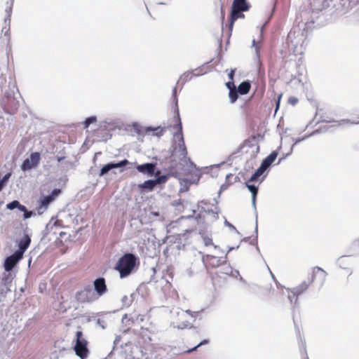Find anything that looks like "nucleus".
I'll return each mask as SVG.
<instances>
[{"mask_svg": "<svg viewBox=\"0 0 359 359\" xmlns=\"http://www.w3.org/2000/svg\"><path fill=\"white\" fill-rule=\"evenodd\" d=\"M243 11L241 8L235 6L234 5H232L231 8V18H230V24L229 27L230 29H232L234 22L239 18L244 17V15L241 13V12Z\"/></svg>", "mask_w": 359, "mask_h": 359, "instance_id": "obj_16", "label": "nucleus"}, {"mask_svg": "<svg viewBox=\"0 0 359 359\" xmlns=\"http://www.w3.org/2000/svg\"><path fill=\"white\" fill-rule=\"evenodd\" d=\"M96 121L97 118L95 116H92L87 118L83 122L84 128H88L91 123H95Z\"/></svg>", "mask_w": 359, "mask_h": 359, "instance_id": "obj_30", "label": "nucleus"}, {"mask_svg": "<svg viewBox=\"0 0 359 359\" xmlns=\"http://www.w3.org/2000/svg\"><path fill=\"white\" fill-rule=\"evenodd\" d=\"M251 182H246V187L252 194V204L255 209H256V197L258 191V187L250 184Z\"/></svg>", "mask_w": 359, "mask_h": 359, "instance_id": "obj_19", "label": "nucleus"}, {"mask_svg": "<svg viewBox=\"0 0 359 359\" xmlns=\"http://www.w3.org/2000/svg\"><path fill=\"white\" fill-rule=\"evenodd\" d=\"M304 27V25H303ZM306 37L304 35V27L303 30L301 29L299 26L294 27L287 35V43L297 47L299 43H304Z\"/></svg>", "mask_w": 359, "mask_h": 359, "instance_id": "obj_4", "label": "nucleus"}, {"mask_svg": "<svg viewBox=\"0 0 359 359\" xmlns=\"http://www.w3.org/2000/svg\"><path fill=\"white\" fill-rule=\"evenodd\" d=\"M72 344L76 355L81 359L87 358L89 353L88 341L81 331L76 332Z\"/></svg>", "mask_w": 359, "mask_h": 359, "instance_id": "obj_2", "label": "nucleus"}, {"mask_svg": "<svg viewBox=\"0 0 359 359\" xmlns=\"http://www.w3.org/2000/svg\"><path fill=\"white\" fill-rule=\"evenodd\" d=\"M64 158H65V157H64V156H57V161L58 162H60V161H61L62 160H63Z\"/></svg>", "mask_w": 359, "mask_h": 359, "instance_id": "obj_45", "label": "nucleus"}, {"mask_svg": "<svg viewBox=\"0 0 359 359\" xmlns=\"http://www.w3.org/2000/svg\"><path fill=\"white\" fill-rule=\"evenodd\" d=\"M226 87L229 89V91H230L231 90H233V89L235 88V86H234V84H233V82H230V81H229V82H227V83H226Z\"/></svg>", "mask_w": 359, "mask_h": 359, "instance_id": "obj_38", "label": "nucleus"}, {"mask_svg": "<svg viewBox=\"0 0 359 359\" xmlns=\"http://www.w3.org/2000/svg\"><path fill=\"white\" fill-rule=\"evenodd\" d=\"M135 168L139 172L143 175H147L148 177H151L154 175H158L160 172L158 171L156 173H155L156 164L152 163L137 165Z\"/></svg>", "mask_w": 359, "mask_h": 359, "instance_id": "obj_8", "label": "nucleus"}, {"mask_svg": "<svg viewBox=\"0 0 359 359\" xmlns=\"http://www.w3.org/2000/svg\"><path fill=\"white\" fill-rule=\"evenodd\" d=\"M124 299H128V297H127L126 296H125V297L123 298L122 301H123V302H124Z\"/></svg>", "mask_w": 359, "mask_h": 359, "instance_id": "obj_49", "label": "nucleus"}, {"mask_svg": "<svg viewBox=\"0 0 359 359\" xmlns=\"http://www.w3.org/2000/svg\"><path fill=\"white\" fill-rule=\"evenodd\" d=\"M278 151H272L262 163L261 165L267 170L278 156Z\"/></svg>", "mask_w": 359, "mask_h": 359, "instance_id": "obj_18", "label": "nucleus"}, {"mask_svg": "<svg viewBox=\"0 0 359 359\" xmlns=\"http://www.w3.org/2000/svg\"><path fill=\"white\" fill-rule=\"evenodd\" d=\"M233 249H235V248H230L229 249V252H230L231 250H233Z\"/></svg>", "mask_w": 359, "mask_h": 359, "instance_id": "obj_50", "label": "nucleus"}, {"mask_svg": "<svg viewBox=\"0 0 359 359\" xmlns=\"http://www.w3.org/2000/svg\"><path fill=\"white\" fill-rule=\"evenodd\" d=\"M18 205H20V203L18 201H13L12 202L7 204L6 208L8 210H13L15 208H18Z\"/></svg>", "mask_w": 359, "mask_h": 359, "instance_id": "obj_31", "label": "nucleus"}, {"mask_svg": "<svg viewBox=\"0 0 359 359\" xmlns=\"http://www.w3.org/2000/svg\"><path fill=\"white\" fill-rule=\"evenodd\" d=\"M285 158V156L280 158L279 160H278V164H279L282 160H283Z\"/></svg>", "mask_w": 359, "mask_h": 359, "instance_id": "obj_47", "label": "nucleus"}, {"mask_svg": "<svg viewBox=\"0 0 359 359\" xmlns=\"http://www.w3.org/2000/svg\"><path fill=\"white\" fill-rule=\"evenodd\" d=\"M187 313L191 315L192 317H195L196 316V315H194V313L191 312L190 310L182 311L180 312H177V316L181 319H183Z\"/></svg>", "mask_w": 359, "mask_h": 359, "instance_id": "obj_32", "label": "nucleus"}, {"mask_svg": "<svg viewBox=\"0 0 359 359\" xmlns=\"http://www.w3.org/2000/svg\"><path fill=\"white\" fill-rule=\"evenodd\" d=\"M156 185V184L154 180H149L145 181L142 184H141L140 187L143 189H148L149 191H151Z\"/></svg>", "mask_w": 359, "mask_h": 359, "instance_id": "obj_24", "label": "nucleus"}, {"mask_svg": "<svg viewBox=\"0 0 359 359\" xmlns=\"http://www.w3.org/2000/svg\"><path fill=\"white\" fill-rule=\"evenodd\" d=\"M327 273L320 267L316 266L313 268V272L311 278V281L313 282L316 279H318L320 285H323L325 281Z\"/></svg>", "mask_w": 359, "mask_h": 359, "instance_id": "obj_12", "label": "nucleus"}, {"mask_svg": "<svg viewBox=\"0 0 359 359\" xmlns=\"http://www.w3.org/2000/svg\"><path fill=\"white\" fill-rule=\"evenodd\" d=\"M304 359H309L308 356H306Z\"/></svg>", "mask_w": 359, "mask_h": 359, "instance_id": "obj_56", "label": "nucleus"}, {"mask_svg": "<svg viewBox=\"0 0 359 359\" xmlns=\"http://www.w3.org/2000/svg\"><path fill=\"white\" fill-rule=\"evenodd\" d=\"M173 95H174V97L176 96V88H175L173 90ZM175 100H176V97H175Z\"/></svg>", "mask_w": 359, "mask_h": 359, "instance_id": "obj_46", "label": "nucleus"}, {"mask_svg": "<svg viewBox=\"0 0 359 359\" xmlns=\"http://www.w3.org/2000/svg\"><path fill=\"white\" fill-rule=\"evenodd\" d=\"M18 209L20 212H24L25 211H26V210H27L26 207H25V205H21L20 203V205H18Z\"/></svg>", "mask_w": 359, "mask_h": 359, "instance_id": "obj_40", "label": "nucleus"}, {"mask_svg": "<svg viewBox=\"0 0 359 359\" xmlns=\"http://www.w3.org/2000/svg\"><path fill=\"white\" fill-rule=\"evenodd\" d=\"M225 224L229 226L231 229H233V230H236V228L234 227L233 225H232L231 224H230L229 222H228L227 221L225 222Z\"/></svg>", "mask_w": 359, "mask_h": 359, "instance_id": "obj_42", "label": "nucleus"}, {"mask_svg": "<svg viewBox=\"0 0 359 359\" xmlns=\"http://www.w3.org/2000/svg\"><path fill=\"white\" fill-rule=\"evenodd\" d=\"M266 170L262 165L255 171V172L251 176L249 179V182H259V183L262 181V180H259V178L263 175L264 171Z\"/></svg>", "mask_w": 359, "mask_h": 359, "instance_id": "obj_21", "label": "nucleus"}, {"mask_svg": "<svg viewBox=\"0 0 359 359\" xmlns=\"http://www.w3.org/2000/svg\"><path fill=\"white\" fill-rule=\"evenodd\" d=\"M298 100L295 97H290L289 99V102L290 103H291L292 104H295L297 102Z\"/></svg>", "mask_w": 359, "mask_h": 359, "instance_id": "obj_41", "label": "nucleus"}, {"mask_svg": "<svg viewBox=\"0 0 359 359\" xmlns=\"http://www.w3.org/2000/svg\"><path fill=\"white\" fill-rule=\"evenodd\" d=\"M78 299L81 302H92L97 299L90 286L86 287L78 294Z\"/></svg>", "mask_w": 359, "mask_h": 359, "instance_id": "obj_9", "label": "nucleus"}, {"mask_svg": "<svg viewBox=\"0 0 359 359\" xmlns=\"http://www.w3.org/2000/svg\"><path fill=\"white\" fill-rule=\"evenodd\" d=\"M31 242V239L28 236H25L19 242L18 250L15 252L20 256H23L25 251L28 248Z\"/></svg>", "mask_w": 359, "mask_h": 359, "instance_id": "obj_17", "label": "nucleus"}, {"mask_svg": "<svg viewBox=\"0 0 359 359\" xmlns=\"http://www.w3.org/2000/svg\"><path fill=\"white\" fill-rule=\"evenodd\" d=\"M271 276L273 277V278H274L273 274H272L271 272Z\"/></svg>", "mask_w": 359, "mask_h": 359, "instance_id": "obj_55", "label": "nucleus"}, {"mask_svg": "<svg viewBox=\"0 0 359 359\" xmlns=\"http://www.w3.org/2000/svg\"><path fill=\"white\" fill-rule=\"evenodd\" d=\"M208 343V339H204V340H203L201 343H199L197 346H196L195 347H194L193 348H191V349H189V350L187 351V352H188V353L192 352V351H194L196 350V348H197L198 347H199L200 346H201V345H204V344H207Z\"/></svg>", "mask_w": 359, "mask_h": 359, "instance_id": "obj_35", "label": "nucleus"}, {"mask_svg": "<svg viewBox=\"0 0 359 359\" xmlns=\"http://www.w3.org/2000/svg\"><path fill=\"white\" fill-rule=\"evenodd\" d=\"M341 1V6L345 8V9H349L350 8L352 7V6L353 4H355V3L356 2L355 0H340Z\"/></svg>", "mask_w": 359, "mask_h": 359, "instance_id": "obj_27", "label": "nucleus"}, {"mask_svg": "<svg viewBox=\"0 0 359 359\" xmlns=\"http://www.w3.org/2000/svg\"><path fill=\"white\" fill-rule=\"evenodd\" d=\"M32 215V212L28 211L26 210V211L24 212L23 217L25 219H29Z\"/></svg>", "mask_w": 359, "mask_h": 359, "instance_id": "obj_37", "label": "nucleus"}, {"mask_svg": "<svg viewBox=\"0 0 359 359\" xmlns=\"http://www.w3.org/2000/svg\"><path fill=\"white\" fill-rule=\"evenodd\" d=\"M317 133V131H315V132H313V133H311V134H310V135H305V136H304V137H303L302 139H296V140H294V144H293L292 145V147H291V149H290V153H289V154H287L286 155V156H288L289 154H290L292 153V150H293L294 147L297 144H298V143H299L300 142H302V141H303V140H306V138H308L309 137L311 136L313 134H315V133Z\"/></svg>", "mask_w": 359, "mask_h": 359, "instance_id": "obj_28", "label": "nucleus"}, {"mask_svg": "<svg viewBox=\"0 0 359 359\" xmlns=\"http://www.w3.org/2000/svg\"><path fill=\"white\" fill-rule=\"evenodd\" d=\"M41 160L40 154L38 152L32 153L29 158H26L21 165V170L27 171L36 168Z\"/></svg>", "mask_w": 359, "mask_h": 359, "instance_id": "obj_6", "label": "nucleus"}, {"mask_svg": "<svg viewBox=\"0 0 359 359\" xmlns=\"http://www.w3.org/2000/svg\"><path fill=\"white\" fill-rule=\"evenodd\" d=\"M250 89V83L248 81L242 82L238 87V92L241 95L247 94Z\"/></svg>", "mask_w": 359, "mask_h": 359, "instance_id": "obj_23", "label": "nucleus"}, {"mask_svg": "<svg viewBox=\"0 0 359 359\" xmlns=\"http://www.w3.org/2000/svg\"><path fill=\"white\" fill-rule=\"evenodd\" d=\"M233 5L241 8L243 11H248L249 9V6L245 0H233Z\"/></svg>", "mask_w": 359, "mask_h": 359, "instance_id": "obj_25", "label": "nucleus"}, {"mask_svg": "<svg viewBox=\"0 0 359 359\" xmlns=\"http://www.w3.org/2000/svg\"><path fill=\"white\" fill-rule=\"evenodd\" d=\"M172 325L175 328H177L179 330H183V329L189 327L190 324L186 320H183L182 322H179V323L172 321Z\"/></svg>", "mask_w": 359, "mask_h": 359, "instance_id": "obj_26", "label": "nucleus"}, {"mask_svg": "<svg viewBox=\"0 0 359 359\" xmlns=\"http://www.w3.org/2000/svg\"><path fill=\"white\" fill-rule=\"evenodd\" d=\"M175 128L177 130V131L174 133V141L176 144L175 149L179 153L180 156L185 158L187 155V151L184 140L182 127L180 121Z\"/></svg>", "mask_w": 359, "mask_h": 359, "instance_id": "obj_3", "label": "nucleus"}, {"mask_svg": "<svg viewBox=\"0 0 359 359\" xmlns=\"http://www.w3.org/2000/svg\"><path fill=\"white\" fill-rule=\"evenodd\" d=\"M351 259L347 256H341L337 260V264L341 269H347L351 263Z\"/></svg>", "mask_w": 359, "mask_h": 359, "instance_id": "obj_22", "label": "nucleus"}, {"mask_svg": "<svg viewBox=\"0 0 359 359\" xmlns=\"http://www.w3.org/2000/svg\"><path fill=\"white\" fill-rule=\"evenodd\" d=\"M255 149H256V151L257 152L259 151V147L257 146Z\"/></svg>", "mask_w": 359, "mask_h": 359, "instance_id": "obj_51", "label": "nucleus"}, {"mask_svg": "<svg viewBox=\"0 0 359 359\" xmlns=\"http://www.w3.org/2000/svg\"><path fill=\"white\" fill-rule=\"evenodd\" d=\"M22 258V256H20L17 253L14 252L11 256L8 257L4 262V269L6 271L10 272L13 268L16 265V264ZM5 280L11 281L13 279V276L11 273H8L7 276L4 278Z\"/></svg>", "mask_w": 359, "mask_h": 359, "instance_id": "obj_5", "label": "nucleus"}, {"mask_svg": "<svg viewBox=\"0 0 359 359\" xmlns=\"http://www.w3.org/2000/svg\"><path fill=\"white\" fill-rule=\"evenodd\" d=\"M168 180L167 176L165 175H161L158 176L156 180H154L156 184H161L165 183Z\"/></svg>", "mask_w": 359, "mask_h": 359, "instance_id": "obj_33", "label": "nucleus"}, {"mask_svg": "<svg viewBox=\"0 0 359 359\" xmlns=\"http://www.w3.org/2000/svg\"><path fill=\"white\" fill-rule=\"evenodd\" d=\"M149 130H151L153 132H156L155 133H154L153 135H155L158 136V137L163 135V129H162V128L160 129L159 128H149L148 131Z\"/></svg>", "mask_w": 359, "mask_h": 359, "instance_id": "obj_34", "label": "nucleus"}, {"mask_svg": "<svg viewBox=\"0 0 359 359\" xmlns=\"http://www.w3.org/2000/svg\"><path fill=\"white\" fill-rule=\"evenodd\" d=\"M127 317V315H125V316L123 318V320H124L125 318Z\"/></svg>", "mask_w": 359, "mask_h": 359, "instance_id": "obj_54", "label": "nucleus"}, {"mask_svg": "<svg viewBox=\"0 0 359 359\" xmlns=\"http://www.w3.org/2000/svg\"><path fill=\"white\" fill-rule=\"evenodd\" d=\"M128 164H136L135 163H130L127 159H124L118 163H109L104 165L100 170V175L102 176L107 174L109 170L114 168H118L126 166Z\"/></svg>", "mask_w": 359, "mask_h": 359, "instance_id": "obj_10", "label": "nucleus"}, {"mask_svg": "<svg viewBox=\"0 0 359 359\" xmlns=\"http://www.w3.org/2000/svg\"><path fill=\"white\" fill-rule=\"evenodd\" d=\"M252 43H253V46H255V40H253V41H252Z\"/></svg>", "mask_w": 359, "mask_h": 359, "instance_id": "obj_53", "label": "nucleus"}, {"mask_svg": "<svg viewBox=\"0 0 359 359\" xmlns=\"http://www.w3.org/2000/svg\"><path fill=\"white\" fill-rule=\"evenodd\" d=\"M9 177H10V174L9 173L6 174V175L4 176V177L2 178V180L0 182H1V184H3L5 182H6L8 180Z\"/></svg>", "mask_w": 359, "mask_h": 359, "instance_id": "obj_39", "label": "nucleus"}, {"mask_svg": "<svg viewBox=\"0 0 359 359\" xmlns=\"http://www.w3.org/2000/svg\"><path fill=\"white\" fill-rule=\"evenodd\" d=\"M136 260V257L131 253L125 254L118 259L115 269L120 273L121 278H125L132 272Z\"/></svg>", "mask_w": 359, "mask_h": 359, "instance_id": "obj_1", "label": "nucleus"}, {"mask_svg": "<svg viewBox=\"0 0 359 359\" xmlns=\"http://www.w3.org/2000/svg\"><path fill=\"white\" fill-rule=\"evenodd\" d=\"M203 242H204L205 245H206V246L212 245V240L211 238H210L208 236L203 237Z\"/></svg>", "mask_w": 359, "mask_h": 359, "instance_id": "obj_36", "label": "nucleus"}, {"mask_svg": "<svg viewBox=\"0 0 359 359\" xmlns=\"http://www.w3.org/2000/svg\"><path fill=\"white\" fill-rule=\"evenodd\" d=\"M197 69H195L194 71H192V72H187L185 73H184L180 78L178 82H181L182 84L190 81L193 76H199L201 74L200 73H195V72H196Z\"/></svg>", "mask_w": 359, "mask_h": 359, "instance_id": "obj_20", "label": "nucleus"}, {"mask_svg": "<svg viewBox=\"0 0 359 359\" xmlns=\"http://www.w3.org/2000/svg\"><path fill=\"white\" fill-rule=\"evenodd\" d=\"M238 90H236L235 88L229 91V95L231 103H234L236 101V100L238 99Z\"/></svg>", "mask_w": 359, "mask_h": 359, "instance_id": "obj_29", "label": "nucleus"}, {"mask_svg": "<svg viewBox=\"0 0 359 359\" xmlns=\"http://www.w3.org/2000/svg\"><path fill=\"white\" fill-rule=\"evenodd\" d=\"M60 190L58 189H55L53 190L50 194L44 196L41 198L40 202V205L39 207V211L43 212L46 210L48 206V205L53 202L57 196L60 194Z\"/></svg>", "mask_w": 359, "mask_h": 359, "instance_id": "obj_7", "label": "nucleus"}, {"mask_svg": "<svg viewBox=\"0 0 359 359\" xmlns=\"http://www.w3.org/2000/svg\"><path fill=\"white\" fill-rule=\"evenodd\" d=\"M2 187H3V184H1V182H0V191L1 190Z\"/></svg>", "mask_w": 359, "mask_h": 359, "instance_id": "obj_48", "label": "nucleus"}, {"mask_svg": "<svg viewBox=\"0 0 359 359\" xmlns=\"http://www.w3.org/2000/svg\"><path fill=\"white\" fill-rule=\"evenodd\" d=\"M233 75H234V70H231V72H229V74H228L229 78L231 80H233Z\"/></svg>", "mask_w": 359, "mask_h": 359, "instance_id": "obj_43", "label": "nucleus"}, {"mask_svg": "<svg viewBox=\"0 0 359 359\" xmlns=\"http://www.w3.org/2000/svg\"><path fill=\"white\" fill-rule=\"evenodd\" d=\"M212 267H217L226 262L223 257H218L212 255H206L203 258Z\"/></svg>", "mask_w": 359, "mask_h": 359, "instance_id": "obj_14", "label": "nucleus"}, {"mask_svg": "<svg viewBox=\"0 0 359 359\" xmlns=\"http://www.w3.org/2000/svg\"><path fill=\"white\" fill-rule=\"evenodd\" d=\"M154 215L155 216H158V212H154Z\"/></svg>", "mask_w": 359, "mask_h": 359, "instance_id": "obj_52", "label": "nucleus"}, {"mask_svg": "<svg viewBox=\"0 0 359 359\" xmlns=\"http://www.w3.org/2000/svg\"><path fill=\"white\" fill-rule=\"evenodd\" d=\"M309 285V284L307 283L306 282H303L299 286L290 290V292L288 293V299H289L290 302L292 304V299L294 297H296L294 303V305H296L297 302L298 295L301 294L304 291H305L308 288Z\"/></svg>", "mask_w": 359, "mask_h": 359, "instance_id": "obj_11", "label": "nucleus"}, {"mask_svg": "<svg viewBox=\"0 0 359 359\" xmlns=\"http://www.w3.org/2000/svg\"><path fill=\"white\" fill-rule=\"evenodd\" d=\"M280 97H281V95L279 96L278 100L277 103H276V110L279 107Z\"/></svg>", "mask_w": 359, "mask_h": 359, "instance_id": "obj_44", "label": "nucleus"}, {"mask_svg": "<svg viewBox=\"0 0 359 359\" xmlns=\"http://www.w3.org/2000/svg\"><path fill=\"white\" fill-rule=\"evenodd\" d=\"M331 0H313L311 8L313 12H319L330 5Z\"/></svg>", "mask_w": 359, "mask_h": 359, "instance_id": "obj_13", "label": "nucleus"}, {"mask_svg": "<svg viewBox=\"0 0 359 359\" xmlns=\"http://www.w3.org/2000/svg\"><path fill=\"white\" fill-rule=\"evenodd\" d=\"M94 288L97 292V297L102 295L107 291L105 280L103 278H97L94 281Z\"/></svg>", "mask_w": 359, "mask_h": 359, "instance_id": "obj_15", "label": "nucleus"}]
</instances>
